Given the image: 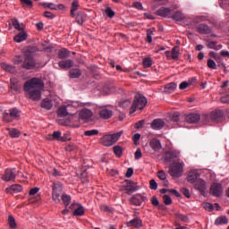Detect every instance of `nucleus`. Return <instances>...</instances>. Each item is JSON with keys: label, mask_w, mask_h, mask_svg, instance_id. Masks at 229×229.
Listing matches in <instances>:
<instances>
[{"label": "nucleus", "mask_w": 229, "mask_h": 229, "mask_svg": "<svg viewBox=\"0 0 229 229\" xmlns=\"http://www.w3.org/2000/svg\"><path fill=\"white\" fill-rule=\"evenodd\" d=\"M44 89V81L40 78H32L24 83L23 90L26 97L32 101L42 99V90Z\"/></svg>", "instance_id": "f257e3e1"}, {"label": "nucleus", "mask_w": 229, "mask_h": 229, "mask_svg": "<svg viewBox=\"0 0 229 229\" xmlns=\"http://www.w3.org/2000/svg\"><path fill=\"white\" fill-rule=\"evenodd\" d=\"M83 103L80 101H72L67 105L61 106L57 110L58 117H67V115H74L78 108H83Z\"/></svg>", "instance_id": "f03ea898"}, {"label": "nucleus", "mask_w": 229, "mask_h": 229, "mask_svg": "<svg viewBox=\"0 0 229 229\" xmlns=\"http://www.w3.org/2000/svg\"><path fill=\"white\" fill-rule=\"evenodd\" d=\"M148 105V99L142 94H136L132 106L130 108V114H135L137 110H142Z\"/></svg>", "instance_id": "7ed1b4c3"}, {"label": "nucleus", "mask_w": 229, "mask_h": 229, "mask_svg": "<svg viewBox=\"0 0 229 229\" xmlns=\"http://www.w3.org/2000/svg\"><path fill=\"white\" fill-rule=\"evenodd\" d=\"M123 131H120L114 134L104 135L100 139V144H102V146H106V148H110V146H114V144H115V142L121 139V135H123Z\"/></svg>", "instance_id": "20e7f679"}, {"label": "nucleus", "mask_w": 229, "mask_h": 229, "mask_svg": "<svg viewBox=\"0 0 229 229\" xmlns=\"http://www.w3.org/2000/svg\"><path fill=\"white\" fill-rule=\"evenodd\" d=\"M183 162L174 161L170 165L169 174L173 178H180L183 174Z\"/></svg>", "instance_id": "39448f33"}, {"label": "nucleus", "mask_w": 229, "mask_h": 229, "mask_svg": "<svg viewBox=\"0 0 229 229\" xmlns=\"http://www.w3.org/2000/svg\"><path fill=\"white\" fill-rule=\"evenodd\" d=\"M52 199L55 203H62V183L54 182L52 186Z\"/></svg>", "instance_id": "423d86ee"}, {"label": "nucleus", "mask_w": 229, "mask_h": 229, "mask_svg": "<svg viewBox=\"0 0 229 229\" xmlns=\"http://www.w3.org/2000/svg\"><path fill=\"white\" fill-rule=\"evenodd\" d=\"M21 110L17 107H13L9 109V113L4 115V121L5 123H12L13 120L21 119Z\"/></svg>", "instance_id": "0eeeda50"}, {"label": "nucleus", "mask_w": 229, "mask_h": 229, "mask_svg": "<svg viewBox=\"0 0 229 229\" xmlns=\"http://www.w3.org/2000/svg\"><path fill=\"white\" fill-rule=\"evenodd\" d=\"M25 59L23 62V69H33L35 67V60L33 59V53L31 52H26L25 55Z\"/></svg>", "instance_id": "6e6552de"}, {"label": "nucleus", "mask_w": 229, "mask_h": 229, "mask_svg": "<svg viewBox=\"0 0 229 229\" xmlns=\"http://www.w3.org/2000/svg\"><path fill=\"white\" fill-rule=\"evenodd\" d=\"M70 208L71 210H73V216H76L77 217H81V216L85 215V208L80 203H72L70 206Z\"/></svg>", "instance_id": "1a4fd4ad"}, {"label": "nucleus", "mask_w": 229, "mask_h": 229, "mask_svg": "<svg viewBox=\"0 0 229 229\" xmlns=\"http://www.w3.org/2000/svg\"><path fill=\"white\" fill-rule=\"evenodd\" d=\"M209 194L215 196V198H219L223 194V185L221 183L214 182L209 190Z\"/></svg>", "instance_id": "9d476101"}, {"label": "nucleus", "mask_w": 229, "mask_h": 229, "mask_svg": "<svg viewBox=\"0 0 229 229\" xmlns=\"http://www.w3.org/2000/svg\"><path fill=\"white\" fill-rule=\"evenodd\" d=\"M124 189L127 194H132L140 189V186L137 185V182H133L132 181H126L124 184Z\"/></svg>", "instance_id": "9b49d317"}, {"label": "nucleus", "mask_w": 229, "mask_h": 229, "mask_svg": "<svg viewBox=\"0 0 229 229\" xmlns=\"http://www.w3.org/2000/svg\"><path fill=\"white\" fill-rule=\"evenodd\" d=\"M199 171H198L197 169H192L188 173L187 182H189V183H196L198 180L201 179L199 178Z\"/></svg>", "instance_id": "f8f14e48"}, {"label": "nucleus", "mask_w": 229, "mask_h": 229, "mask_svg": "<svg viewBox=\"0 0 229 229\" xmlns=\"http://www.w3.org/2000/svg\"><path fill=\"white\" fill-rule=\"evenodd\" d=\"M148 198L145 197V195L142 194H135L131 199V205H135L136 207H140L144 201H146Z\"/></svg>", "instance_id": "ddd939ff"}, {"label": "nucleus", "mask_w": 229, "mask_h": 229, "mask_svg": "<svg viewBox=\"0 0 229 229\" xmlns=\"http://www.w3.org/2000/svg\"><path fill=\"white\" fill-rule=\"evenodd\" d=\"M178 157H180V150L172 148L165 153V160L171 162V160L178 158Z\"/></svg>", "instance_id": "4468645a"}, {"label": "nucleus", "mask_w": 229, "mask_h": 229, "mask_svg": "<svg viewBox=\"0 0 229 229\" xmlns=\"http://www.w3.org/2000/svg\"><path fill=\"white\" fill-rule=\"evenodd\" d=\"M193 184H194L196 191H199L200 194H202L204 196L205 191H207V182L204 180L200 179V180H198Z\"/></svg>", "instance_id": "2eb2a0df"}, {"label": "nucleus", "mask_w": 229, "mask_h": 229, "mask_svg": "<svg viewBox=\"0 0 229 229\" xmlns=\"http://www.w3.org/2000/svg\"><path fill=\"white\" fill-rule=\"evenodd\" d=\"M2 180H4V182H13L15 180V173L13 170L10 168L6 169L2 176Z\"/></svg>", "instance_id": "dca6fc26"}, {"label": "nucleus", "mask_w": 229, "mask_h": 229, "mask_svg": "<svg viewBox=\"0 0 229 229\" xmlns=\"http://www.w3.org/2000/svg\"><path fill=\"white\" fill-rule=\"evenodd\" d=\"M199 119H201V116L199 114H190L185 116L186 123H190L191 124L199 123Z\"/></svg>", "instance_id": "f3484780"}, {"label": "nucleus", "mask_w": 229, "mask_h": 229, "mask_svg": "<svg viewBox=\"0 0 229 229\" xmlns=\"http://www.w3.org/2000/svg\"><path fill=\"white\" fill-rule=\"evenodd\" d=\"M150 126L152 130H162L165 126V122L163 119L157 118L152 121Z\"/></svg>", "instance_id": "a211bd4d"}, {"label": "nucleus", "mask_w": 229, "mask_h": 229, "mask_svg": "<svg viewBox=\"0 0 229 229\" xmlns=\"http://www.w3.org/2000/svg\"><path fill=\"white\" fill-rule=\"evenodd\" d=\"M22 191V186L19 184H13L5 189V192L7 194H15L17 192H21Z\"/></svg>", "instance_id": "6ab92c4d"}, {"label": "nucleus", "mask_w": 229, "mask_h": 229, "mask_svg": "<svg viewBox=\"0 0 229 229\" xmlns=\"http://www.w3.org/2000/svg\"><path fill=\"white\" fill-rule=\"evenodd\" d=\"M178 85L174 82H170L163 87V92L165 94H171L176 90Z\"/></svg>", "instance_id": "aec40b11"}, {"label": "nucleus", "mask_w": 229, "mask_h": 229, "mask_svg": "<svg viewBox=\"0 0 229 229\" xmlns=\"http://www.w3.org/2000/svg\"><path fill=\"white\" fill-rule=\"evenodd\" d=\"M149 146L153 151H160L162 149V143L155 138L150 140Z\"/></svg>", "instance_id": "412c9836"}, {"label": "nucleus", "mask_w": 229, "mask_h": 229, "mask_svg": "<svg viewBox=\"0 0 229 229\" xmlns=\"http://www.w3.org/2000/svg\"><path fill=\"white\" fill-rule=\"evenodd\" d=\"M92 117V111L89 109H82L80 112V118L82 119L83 121H89Z\"/></svg>", "instance_id": "4be33fe9"}, {"label": "nucleus", "mask_w": 229, "mask_h": 229, "mask_svg": "<svg viewBox=\"0 0 229 229\" xmlns=\"http://www.w3.org/2000/svg\"><path fill=\"white\" fill-rule=\"evenodd\" d=\"M156 15H159V17H169L171 15V9L162 7L157 11Z\"/></svg>", "instance_id": "5701e85b"}, {"label": "nucleus", "mask_w": 229, "mask_h": 229, "mask_svg": "<svg viewBox=\"0 0 229 229\" xmlns=\"http://www.w3.org/2000/svg\"><path fill=\"white\" fill-rule=\"evenodd\" d=\"M1 67L4 69V71H6V72H10L11 74H15V72H17V70L12 64L2 63Z\"/></svg>", "instance_id": "b1692460"}, {"label": "nucleus", "mask_w": 229, "mask_h": 229, "mask_svg": "<svg viewBox=\"0 0 229 229\" xmlns=\"http://www.w3.org/2000/svg\"><path fill=\"white\" fill-rule=\"evenodd\" d=\"M127 226H134V228H140V226H142V220L140 218H134L127 223Z\"/></svg>", "instance_id": "393cba45"}, {"label": "nucleus", "mask_w": 229, "mask_h": 229, "mask_svg": "<svg viewBox=\"0 0 229 229\" xmlns=\"http://www.w3.org/2000/svg\"><path fill=\"white\" fill-rule=\"evenodd\" d=\"M26 38H28V34L25 31H21L14 37V41L21 44V42H24Z\"/></svg>", "instance_id": "a878e982"}, {"label": "nucleus", "mask_w": 229, "mask_h": 229, "mask_svg": "<svg viewBox=\"0 0 229 229\" xmlns=\"http://www.w3.org/2000/svg\"><path fill=\"white\" fill-rule=\"evenodd\" d=\"M113 113L112 110L104 108L99 112V116L101 117V119H110V117H112Z\"/></svg>", "instance_id": "bb28decb"}, {"label": "nucleus", "mask_w": 229, "mask_h": 229, "mask_svg": "<svg viewBox=\"0 0 229 229\" xmlns=\"http://www.w3.org/2000/svg\"><path fill=\"white\" fill-rule=\"evenodd\" d=\"M58 65L61 69H71V67L73 65V63L72 60L68 59L65 61L59 62Z\"/></svg>", "instance_id": "cd10ccee"}, {"label": "nucleus", "mask_w": 229, "mask_h": 229, "mask_svg": "<svg viewBox=\"0 0 229 229\" xmlns=\"http://www.w3.org/2000/svg\"><path fill=\"white\" fill-rule=\"evenodd\" d=\"M53 139L55 140H60L61 142H65V140H69V138L63 136L61 131H55L52 135Z\"/></svg>", "instance_id": "c85d7f7f"}, {"label": "nucleus", "mask_w": 229, "mask_h": 229, "mask_svg": "<svg viewBox=\"0 0 229 229\" xmlns=\"http://www.w3.org/2000/svg\"><path fill=\"white\" fill-rule=\"evenodd\" d=\"M42 108L46 110H51L53 108V102L49 98L43 99L41 102Z\"/></svg>", "instance_id": "c756f323"}, {"label": "nucleus", "mask_w": 229, "mask_h": 229, "mask_svg": "<svg viewBox=\"0 0 229 229\" xmlns=\"http://www.w3.org/2000/svg\"><path fill=\"white\" fill-rule=\"evenodd\" d=\"M199 33H201L202 35H205L207 33H210V28L208 25L200 24L197 28Z\"/></svg>", "instance_id": "7c9ffc66"}, {"label": "nucleus", "mask_w": 229, "mask_h": 229, "mask_svg": "<svg viewBox=\"0 0 229 229\" xmlns=\"http://www.w3.org/2000/svg\"><path fill=\"white\" fill-rule=\"evenodd\" d=\"M215 225L219 226L220 225H228V218L226 216H219L216 219Z\"/></svg>", "instance_id": "2f4dec72"}, {"label": "nucleus", "mask_w": 229, "mask_h": 229, "mask_svg": "<svg viewBox=\"0 0 229 229\" xmlns=\"http://www.w3.org/2000/svg\"><path fill=\"white\" fill-rule=\"evenodd\" d=\"M208 47L209 49H215V51H219V49H223V45H219L216 41H211L208 44Z\"/></svg>", "instance_id": "473e14b6"}, {"label": "nucleus", "mask_w": 229, "mask_h": 229, "mask_svg": "<svg viewBox=\"0 0 229 229\" xmlns=\"http://www.w3.org/2000/svg\"><path fill=\"white\" fill-rule=\"evenodd\" d=\"M180 58V47H174L172 48V60H178Z\"/></svg>", "instance_id": "72a5a7b5"}, {"label": "nucleus", "mask_w": 229, "mask_h": 229, "mask_svg": "<svg viewBox=\"0 0 229 229\" xmlns=\"http://www.w3.org/2000/svg\"><path fill=\"white\" fill-rule=\"evenodd\" d=\"M69 55L71 54L69 53V50H67L66 48H63L58 52V56L59 58H61V60H64V58H68Z\"/></svg>", "instance_id": "f704fd0d"}, {"label": "nucleus", "mask_w": 229, "mask_h": 229, "mask_svg": "<svg viewBox=\"0 0 229 229\" xmlns=\"http://www.w3.org/2000/svg\"><path fill=\"white\" fill-rule=\"evenodd\" d=\"M61 199L64 203V206L69 207V205L71 204V197L65 193H63L61 196Z\"/></svg>", "instance_id": "c9c22d12"}, {"label": "nucleus", "mask_w": 229, "mask_h": 229, "mask_svg": "<svg viewBox=\"0 0 229 229\" xmlns=\"http://www.w3.org/2000/svg\"><path fill=\"white\" fill-rule=\"evenodd\" d=\"M80 76H81L80 69H72L70 71V78H80Z\"/></svg>", "instance_id": "e433bc0d"}, {"label": "nucleus", "mask_w": 229, "mask_h": 229, "mask_svg": "<svg viewBox=\"0 0 229 229\" xmlns=\"http://www.w3.org/2000/svg\"><path fill=\"white\" fill-rule=\"evenodd\" d=\"M11 89L13 90H19V81L16 78H11Z\"/></svg>", "instance_id": "4c0bfd02"}, {"label": "nucleus", "mask_w": 229, "mask_h": 229, "mask_svg": "<svg viewBox=\"0 0 229 229\" xmlns=\"http://www.w3.org/2000/svg\"><path fill=\"white\" fill-rule=\"evenodd\" d=\"M8 224L10 228L12 229L17 228V223L15 222V218L12 215H10L8 217Z\"/></svg>", "instance_id": "58836bf2"}, {"label": "nucleus", "mask_w": 229, "mask_h": 229, "mask_svg": "<svg viewBox=\"0 0 229 229\" xmlns=\"http://www.w3.org/2000/svg\"><path fill=\"white\" fill-rule=\"evenodd\" d=\"M113 151L118 158H121L123 157V148L120 146H114L113 148Z\"/></svg>", "instance_id": "ea45409f"}, {"label": "nucleus", "mask_w": 229, "mask_h": 229, "mask_svg": "<svg viewBox=\"0 0 229 229\" xmlns=\"http://www.w3.org/2000/svg\"><path fill=\"white\" fill-rule=\"evenodd\" d=\"M13 26L18 31H22V30H24V25L19 23V21L17 20H13Z\"/></svg>", "instance_id": "a19ab883"}, {"label": "nucleus", "mask_w": 229, "mask_h": 229, "mask_svg": "<svg viewBox=\"0 0 229 229\" xmlns=\"http://www.w3.org/2000/svg\"><path fill=\"white\" fill-rule=\"evenodd\" d=\"M142 64H143V66L146 69H148V68L151 67V65H153V60H151V58H149V57H146L143 59Z\"/></svg>", "instance_id": "79ce46f5"}, {"label": "nucleus", "mask_w": 229, "mask_h": 229, "mask_svg": "<svg viewBox=\"0 0 229 229\" xmlns=\"http://www.w3.org/2000/svg\"><path fill=\"white\" fill-rule=\"evenodd\" d=\"M79 7H80V4L78 3V1L74 0L72 4V9H71L72 17H74V12H76V10H78Z\"/></svg>", "instance_id": "37998d69"}, {"label": "nucleus", "mask_w": 229, "mask_h": 229, "mask_svg": "<svg viewBox=\"0 0 229 229\" xmlns=\"http://www.w3.org/2000/svg\"><path fill=\"white\" fill-rule=\"evenodd\" d=\"M147 42H148V44L153 42V30H151V29L147 30Z\"/></svg>", "instance_id": "c03bdc74"}, {"label": "nucleus", "mask_w": 229, "mask_h": 229, "mask_svg": "<svg viewBox=\"0 0 229 229\" xmlns=\"http://www.w3.org/2000/svg\"><path fill=\"white\" fill-rule=\"evenodd\" d=\"M104 13H106L110 19H112V17H114L115 15V13L114 12V10H112V8L107 7Z\"/></svg>", "instance_id": "a18cd8bd"}, {"label": "nucleus", "mask_w": 229, "mask_h": 229, "mask_svg": "<svg viewBox=\"0 0 229 229\" xmlns=\"http://www.w3.org/2000/svg\"><path fill=\"white\" fill-rule=\"evenodd\" d=\"M99 133V131L98 130H90V131H86L84 132V135H86V137H92L94 135H98Z\"/></svg>", "instance_id": "49530a36"}, {"label": "nucleus", "mask_w": 229, "mask_h": 229, "mask_svg": "<svg viewBox=\"0 0 229 229\" xmlns=\"http://www.w3.org/2000/svg\"><path fill=\"white\" fill-rule=\"evenodd\" d=\"M9 134L13 138L17 139L21 135V132L15 129H12L9 131Z\"/></svg>", "instance_id": "de8ad7c7"}, {"label": "nucleus", "mask_w": 229, "mask_h": 229, "mask_svg": "<svg viewBox=\"0 0 229 229\" xmlns=\"http://www.w3.org/2000/svg\"><path fill=\"white\" fill-rule=\"evenodd\" d=\"M43 6L45 8H49V10H57L56 4H55L53 3H45V4H43Z\"/></svg>", "instance_id": "09e8293b"}, {"label": "nucleus", "mask_w": 229, "mask_h": 229, "mask_svg": "<svg viewBox=\"0 0 229 229\" xmlns=\"http://www.w3.org/2000/svg\"><path fill=\"white\" fill-rule=\"evenodd\" d=\"M149 185L151 191H157V189H158V183H157V181H155V179L150 180Z\"/></svg>", "instance_id": "8fccbe9b"}, {"label": "nucleus", "mask_w": 229, "mask_h": 229, "mask_svg": "<svg viewBox=\"0 0 229 229\" xmlns=\"http://www.w3.org/2000/svg\"><path fill=\"white\" fill-rule=\"evenodd\" d=\"M163 201H164L165 205H172V203H173V199L168 195L163 196Z\"/></svg>", "instance_id": "3c124183"}, {"label": "nucleus", "mask_w": 229, "mask_h": 229, "mask_svg": "<svg viewBox=\"0 0 229 229\" xmlns=\"http://www.w3.org/2000/svg\"><path fill=\"white\" fill-rule=\"evenodd\" d=\"M208 67L209 69H217V64H216V62L212 59L208 60Z\"/></svg>", "instance_id": "603ef678"}, {"label": "nucleus", "mask_w": 229, "mask_h": 229, "mask_svg": "<svg viewBox=\"0 0 229 229\" xmlns=\"http://www.w3.org/2000/svg\"><path fill=\"white\" fill-rule=\"evenodd\" d=\"M130 105H131V101L130 99L123 100L120 103V106H122V108H128Z\"/></svg>", "instance_id": "864d4df0"}, {"label": "nucleus", "mask_w": 229, "mask_h": 229, "mask_svg": "<svg viewBox=\"0 0 229 229\" xmlns=\"http://www.w3.org/2000/svg\"><path fill=\"white\" fill-rule=\"evenodd\" d=\"M134 158L136 160H140V158H142V150H140V148L136 149L134 153Z\"/></svg>", "instance_id": "5fc2aeb1"}, {"label": "nucleus", "mask_w": 229, "mask_h": 229, "mask_svg": "<svg viewBox=\"0 0 229 229\" xmlns=\"http://www.w3.org/2000/svg\"><path fill=\"white\" fill-rule=\"evenodd\" d=\"M157 177L159 178V180H166L167 175L165 174V172L164 170H161L159 172H157Z\"/></svg>", "instance_id": "6e6d98bb"}, {"label": "nucleus", "mask_w": 229, "mask_h": 229, "mask_svg": "<svg viewBox=\"0 0 229 229\" xmlns=\"http://www.w3.org/2000/svg\"><path fill=\"white\" fill-rule=\"evenodd\" d=\"M132 140L135 146H139V140H140V133L134 134L132 137Z\"/></svg>", "instance_id": "4d7b16f0"}, {"label": "nucleus", "mask_w": 229, "mask_h": 229, "mask_svg": "<svg viewBox=\"0 0 229 229\" xmlns=\"http://www.w3.org/2000/svg\"><path fill=\"white\" fill-rule=\"evenodd\" d=\"M177 217L180 219V221H182V223H188L189 222V216L182 215V214H177Z\"/></svg>", "instance_id": "13d9d810"}, {"label": "nucleus", "mask_w": 229, "mask_h": 229, "mask_svg": "<svg viewBox=\"0 0 229 229\" xmlns=\"http://www.w3.org/2000/svg\"><path fill=\"white\" fill-rule=\"evenodd\" d=\"M204 208L206 210H208V212H212V210H214V205H212L211 203L207 202V203L204 204Z\"/></svg>", "instance_id": "bf43d9fd"}, {"label": "nucleus", "mask_w": 229, "mask_h": 229, "mask_svg": "<svg viewBox=\"0 0 229 229\" xmlns=\"http://www.w3.org/2000/svg\"><path fill=\"white\" fill-rule=\"evenodd\" d=\"M173 19H174L175 21H182V19H183V15L182 14V13H175V14L173 16Z\"/></svg>", "instance_id": "052dcab7"}, {"label": "nucleus", "mask_w": 229, "mask_h": 229, "mask_svg": "<svg viewBox=\"0 0 229 229\" xmlns=\"http://www.w3.org/2000/svg\"><path fill=\"white\" fill-rule=\"evenodd\" d=\"M189 85H191L189 82L183 81V82H182V83L180 84L179 89H180L181 90H185V89H187V87H189Z\"/></svg>", "instance_id": "680f3d73"}, {"label": "nucleus", "mask_w": 229, "mask_h": 229, "mask_svg": "<svg viewBox=\"0 0 229 229\" xmlns=\"http://www.w3.org/2000/svg\"><path fill=\"white\" fill-rule=\"evenodd\" d=\"M133 175V168H128L125 174L126 178H131Z\"/></svg>", "instance_id": "e2e57ef3"}, {"label": "nucleus", "mask_w": 229, "mask_h": 229, "mask_svg": "<svg viewBox=\"0 0 229 229\" xmlns=\"http://www.w3.org/2000/svg\"><path fill=\"white\" fill-rule=\"evenodd\" d=\"M182 193L184 194V196L186 198H191V191H189V189L187 188H182Z\"/></svg>", "instance_id": "0e129e2a"}, {"label": "nucleus", "mask_w": 229, "mask_h": 229, "mask_svg": "<svg viewBox=\"0 0 229 229\" xmlns=\"http://www.w3.org/2000/svg\"><path fill=\"white\" fill-rule=\"evenodd\" d=\"M83 15L78 14L76 17V22L79 24H83Z\"/></svg>", "instance_id": "69168bd1"}, {"label": "nucleus", "mask_w": 229, "mask_h": 229, "mask_svg": "<svg viewBox=\"0 0 229 229\" xmlns=\"http://www.w3.org/2000/svg\"><path fill=\"white\" fill-rule=\"evenodd\" d=\"M221 103H229V94L221 98Z\"/></svg>", "instance_id": "338daca9"}, {"label": "nucleus", "mask_w": 229, "mask_h": 229, "mask_svg": "<svg viewBox=\"0 0 229 229\" xmlns=\"http://www.w3.org/2000/svg\"><path fill=\"white\" fill-rule=\"evenodd\" d=\"M220 55H221V56L229 58V52L226 51V50H222V51L220 52Z\"/></svg>", "instance_id": "774afa93"}]
</instances>
